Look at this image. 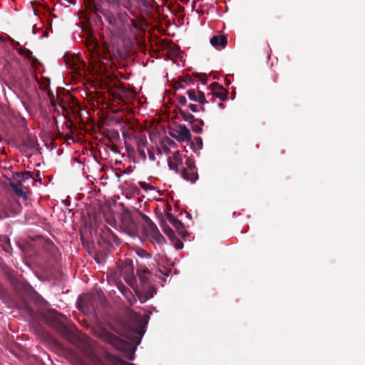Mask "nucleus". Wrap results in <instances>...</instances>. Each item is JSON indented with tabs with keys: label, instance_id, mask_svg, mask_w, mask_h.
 I'll list each match as a JSON object with an SVG mask.
<instances>
[{
	"label": "nucleus",
	"instance_id": "nucleus-36",
	"mask_svg": "<svg viewBox=\"0 0 365 365\" xmlns=\"http://www.w3.org/2000/svg\"><path fill=\"white\" fill-rule=\"evenodd\" d=\"M188 175H191V172H190V170H188Z\"/></svg>",
	"mask_w": 365,
	"mask_h": 365
},
{
	"label": "nucleus",
	"instance_id": "nucleus-16",
	"mask_svg": "<svg viewBox=\"0 0 365 365\" xmlns=\"http://www.w3.org/2000/svg\"><path fill=\"white\" fill-rule=\"evenodd\" d=\"M168 219L169 222H170V224L175 228H176L178 230H180L183 227L182 222L180 220H178V219L175 218L171 215H169L168 216Z\"/></svg>",
	"mask_w": 365,
	"mask_h": 365
},
{
	"label": "nucleus",
	"instance_id": "nucleus-25",
	"mask_svg": "<svg viewBox=\"0 0 365 365\" xmlns=\"http://www.w3.org/2000/svg\"><path fill=\"white\" fill-rule=\"evenodd\" d=\"M163 231L170 237H172V236L174 235V232H173V230L170 227H165L163 230Z\"/></svg>",
	"mask_w": 365,
	"mask_h": 365
},
{
	"label": "nucleus",
	"instance_id": "nucleus-30",
	"mask_svg": "<svg viewBox=\"0 0 365 365\" xmlns=\"http://www.w3.org/2000/svg\"><path fill=\"white\" fill-rule=\"evenodd\" d=\"M175 247L177 250L182 249L183 247V244L180 241H179L178 244H176Z\"/></svg>",
	"mask_w": 365,
	"mask_h": 365
},
{
	"label": "nucleus",
	"instance_id": "nucleus-6",
	"mask_svg": "<svg viewBox=\"0 0 365 365\" xmlns=\"http://www.w3.org/2000/svg\"><path fill=\"white\" fill-rule=\"evenodd\" d=\"M175 133L173 137L178 141L189 140L191 138L190 131L185 125H179L175 129Z\"/></svg>",
	"mask_w": 365,
	"mask_h": 365
},
{
	"label": "nucleus",
	"instance_id": "nucleus-8",
	"mask_svg": "<svg viewBox=\"0 0 365 365\" xmlns=\"http://www.w3.org/2000/svg\"><path fill=\"white\" fill-rule=\"evenodd\" d=\"M210 43L214 48L220 50L227 46V40L225 35H215L210 38Z\"/></svg>",
	"mask_w": 365,
	"mask_h": 365
},
{
	"label": "nucleus",
	"instance_id": "nucleus-31",
	"mask_svg": "<svg viewBox=\"0 0 365 365\" xmlns=\"http://www.w3.org/2000/svg\"><path fill=\"white\" fill-rule=\"evenodd\" d=\"M114 242H115V243H117V244H118V242H119L118 238H117L116 237H114Z\"/></svg>",
	"mask_w": 365,
	"mask_h": 365
},
{
	"label": "nucleus",
	"instance_id": "nucleus-5",
	"mask_svg": "<svg viewBox=\"0 0 365 365\" xmlns=\"http://www.w3.org/2000/svg\"><path fill=\"white\" fill-rule=\"evenodd\" d=\"M121 229L129 235H131L136 230V226L132 217L129 215H124L121 219Z\"/></svg>",
	"mask_w": 365,
	"mask_h": 365
},
{
	"label": "nucleus",
	"instance_id": "nucleus-18",
	"mask_svg": "<svg viewBox=\"0 0 365 365\" xmlns=\"http://www.w3.org/2000/svg\"><path fill=\"white\" fill-rule=\"evenodd\" d=\"M147 140L145 137H140L137 140V149L145 148L147 145Z\"/></svg>",
	"mask_w": 365,
	"mask_h": 365
},
{
	"label": "nucleus",
	"instance_id": "nucleus-11",
	"mask_svg": "<svg viewBox=\"0 0 365 365\" xmlns=\"http://www.w3.org/2000/svg\"><path fill=\"white\" fill-rule=\"evenodd\" d=\"M135 6L140 11H145L150 6V3L148 0H133Z\"/></svg>",
	"mask_w": 365,
	"mask_h": 365
},
{
	"label": "nucleus",
	"instance_id": "nucleus-7",
	"mask_svg": "<svg viewBox=\"0 0 365 365\" xmlns=\"http://www.w3.org/2000/svg\"><path fill=\"white\" fill-rule=\"evenodd\" d=\"M187 95L188 98L192 101L198 102L202 105L208 103L205 98V94L201 91L191 89L187 91Z\"/></svg>",
	"mask_w": 365,
	"mask_h": 365
},
{
	"label": "nucleus",
	"instance_id": "nucleus-34",
	"mask_svg": "<svg viewBox=\"0 0 365 365\" xmlns=\"http://www.w3.org/2000/svg\"><path fill=\"white\" fill-rule=\"evenodd\" d=\"M215 86H218V85H217L216 83H212V86H213V87H215Z\"/></svg>",
	"mask_w": 365,
	"mask_h": 365
},
{
	"label": "nucleus",
	"instance_id": "nucleus-24",
	"mask_svg": "<svg viewBox=\"0 0 365 365\" xmlns=\"http://www.w3.org/2000/svg\"><path fill=\"white\" fill-rule=\"evenodd\" d=\"M138 155L143 158V159H146V153H145V148H138Z\"/></svg>",
	"mask_w": 365,
	"mask_h": 365
},
{
	"label": "nucleus",
	"instance_id": "nucleus-15",
	"mask_svg": "<svg viewBox=\"0 0 365 365\" xmlns=\"http://www.w3.org/2000/svg\"><path fill=\"white\" fill-rule=\"evenodd\" d=\"M192 123V130L195 133H201L202 132V127L204 125V121L201 119H197Z\"/></svg>",
	"mask_w": 365,
	"mask_h": 365
},
{
	"label": "nucleus",
	"instance_id": "nucleus-9",
	"mask_svg": "<svg viewBox=\"0 0 365 365\" xmlns=\"http://www.w3.org/2000/svg\"><path fill=\"white\" fill-rule=\"evenodd\" d=\"M144 218L148 221V227L150 228V232L153 234L154 240L158 243L162 244L165 242L164 237L160 233L158 230L157 226L149 219V217L146 215L144 216Z\"/></svg>",
	"mask_w": 365,
	"mask_h": 365
},
{
	"label": "nucleus",
	"instance_id": "nucleus-14",
	"mask_svg": "<svg viewBox=\"0 0 365 365\" xmlns=\"http://www.w3.org/2000/svg\"><path fill=\"white\" fill-rule=\"evenodd\" d=\"M150 274V272L148 269H143L138 272L139 279L143 284L145 285L148 283Z\"/></svg>",
	"mask_w": 365,
	"mask_h": 365
},
{
	"label": "nucleus",
	"instance_id": "nucleus-19",
	"mask_svg": "<svg viewBox=\"0 0 365 365\" xmlns=\"http://www.w3.org/2000/svg\"><path fill=\"white\" fill-rule=\"evenodd\" d=\"M153 297V293H150L149 294H139L138 295V299L140 301V303H145L147 300H148L149 299H150L151 297Z\"/></svg>",
	"mask_w": 365,
	"mask_h": 365
},
{
	"label": "nucleus",
	"instance_id": "nucleus-28",
	"mask_svg": "<svg viewBox=\"0 0 365 365\" xmlns=\"http://www.w3.org/2000/svg\"><path fill=\"white\" fill-rule=\"evenodd\" d=\"M155 292H156L155 288L153 287H150L149 288V289L148 290V292L145 293V294H149L150 293H153V294H155Z\"/></svg>",
	"mask_w": 365,
	"mask_h": 365
},
{
	"label": "nucleus",
	"instance_id": "nucleus-4",
	"mask_svg": "<svg viewBox=\"0 0 365 365\" xmlns=\"http://www.w3.org/2000/svg\"><path fill=\"white\" fill-rule=\"evenodd\" d=\"M104 334L105 339L118 349H124L127 348L128 344L125 340L108 332H105Z\"/></svg>",
	"mask_w": 365,
	"mask_h": 365
},
{
	"label": "nucleus",
	"instance_id": "nucleus-10",
	"mask_svg": "<svg viewBox=\"0 0 365 365\" xmlns=\"http://www.w3.org/2000/svg\"><path fill=\"white\" fill-rule=\"evenodd\" d=\"M165 142L167 143V145L165 143V142H163L161 143L160 148L159 149V153L160 154L164 153L166 155H168L170 153V150L168 145H174L175 142L170 138H168Z\"/></svg>",
	"mask_w": 365,
	"mask_h": 365
},
{
	"label": "nucleus",
	"instance_id": "nucleus-33",
	"mask_svg": "<svg viewBox=\"0 0 365 365\" xmlns=\"http://www.w3.org/2000/svg\"><path fill=\"white\" fill-rule=\"evenodd\" d=\"M178 153V151H176L175 153V158L177 159V156H176V154ZM178 161V160H176Z\"/></svg>",
	"mask_w": 365,
	"mask_h": 365
},
{
	"label": "nucleus",
	"instance_id": "nucleus-20",
	"mask_svg": "<svg viewBox=\"0 0 365 365\" xmlns=\"http://www.w3.org/2000/svg\"><path fill=\"white\" fill-rule=\"evenodd\" d=\"M180 81L182 83H185L186 85H190L193 83V80L187 76L181 77Z\"/></svg>",
	"mask_w": 365,
	"mask_h": 365
},
{
	"label": "nucleus",
	"instance_id": "nucleus-37",
	"mask_svg": "<svg viewBox=\"0 0 365 365\" xmlns=\"http://www.w3.org/2000/svg\"><path fill=\"white\" fill-rule=\"evenodd\" d=\"M55 314H56V315H58L59 314H58V312H55Z\"/></svg>",
	"mask_w": 365,
	"mask_h": 365
},
{
	"label": "nucleus",
	"instance_id": "nucleus-32",
	"mask_svg": "<svg viewBox=\"0 0 365 365\" xmlns=\"http://www.w3.org/2000/svg\"><path fill=\"white\" fill-rule=\"evenodd\" d=\"M220 98L221 100H223V99L227 98V97H226V96H223V97L220 96Z\"/></svg>",
	"mask_w": 365,
	"mask_h": 365
},
{
	"label": "nucleus",
	"instance_id": "nucleus-13",
	"mask_svg": "<svg viewBox=\"0 0 365 365\" xmlns=\"http://www.w3.org/2000/svg\"><path fill=\"white\" fill-rule=\"evenodd\" d=\"M11 186L13 188L14 192L19 197L26 196V192L23 190V185L19 182H11Z\"/></svg>",
	"mask_w": 365,
	"mask_h": 365
},
{
	"label": "nucleus",
	"instance_id": "nucleus-2",
	"mask_svg": "<svg viewBox=\"0 0 365 365\" xmlns=\"http://www.w3.org/2000/svg\"><path fill=\"white\" fill-rule=\"evenodd\" d=\"M187 169L181 170L178 165L168 160V166L170 170H175L176 173H180L184 180L191 182H195L198 179V175L195 170V165L190 160L186 161Z\"/></svg>",
	"mask_w": 365,
	"mask_h": 365
},
{
	"label": "nucleus",
	"instance_id": "nucleus-23",
	"mask_svg": "<svg viewBox=\"0 0 365 365\" xmlns=\"http://www.w3.org/2000/svg\"><path fill=\"white\" fill-rule=\"evenodd\" d=\"M178 103L181 105V106H186L187 104V99L185 98V96H180L178 97Z\"/></svg>",
	"mask_w": 365,
	"mask_h": 365
},
{
	"label": "nucleus",
	"instance_id": "nucleus-29",
	"mask_svg": "<svg viewBox=\"0 0 365 365\" xmlns=\"http://www.w3.org/2000/svg\"><path fill=\"white\" fill-rule=\"evenodd\" d=\"M148 154H149V158L151 160H155V155L153 152L150 149L148 150Z\"/></svg>",
	"mask_w": 365,
	"mask_h": 365
},
{
	"label": "nucleus",
	"instance_id": "nucleus-3",
	"mask_svg": "<svg viewBox=\"0 0 365 365\" xmlns=\"http://www.w3.org/2000/svg\"><path fill=\"white\" fill-rule=\"evenodd\" d=\"M134 318L138 321V327L133 328L132 329V334L130 336H128L127 338L130 341L131 346L133 348V351L134 352L136 346L140 343L141 336L143 335V332L140 329L141 326V319L140 315L134 314Z\"/></svg>",
	"mask_w": 365,
	"mask_h": 365
},
{
	"label": "nucleus",
	"instance_id": "nucleus-21",
	"mask_svg": "<svg viewBox=\"0 0 365 365\" xmlns=\"http://www.w3.org/2000/svg\"><path fill=\"white\" fill-rule=\"evenodd\" d=\"M194 142L199 150H201L202 148L203 143H202V140L201 138L195 137L194 138Z\"/></svg>",
	"mask_w": 365,
	"mask_h": 365
},
{
	"label": "nucleus",
	"instance_id": "nucleus-12",
	"mask_svg": "<svg viewBox=\"0 0 365 365\" xmlns=\"http://www.w3.org/2000/svg\"><path fill=\"white\" fill-rule=\"evenodd\" d=\"M120 292L130 305H133L136 302L135 297L128 289L123 287L120 289Z\"/></svg>",
	"mask_w": 365,
	"mask_h": 365
},
{
	"label": "nucleus",
	"instance_id": "nucleus-27",
	"mask_svg": "<svg viewBox=\"0 0 365 365\" xmlns=\"http://www.w3.org/2000/svg\"><path fill=\"white\" fill-rule=\"evenodd\" d=\"M188 108L192 111V112H197L198 111L197 110V106L195 104H189L188 106Z\"/></svg>",
	"mask_w": 365,
	"mask_h": 365
},
{
	"label": "nucleus",
	"instance_id": "nucleus-35",
	"mask_svg": "<svg viewBox=\"0 0 365 365\" xmlns=\"http://www.w3.org/2000/svg\"><path fill=\"white\" fill-rule=\"evenodd\" d=\"M129 359L131 361L133 360V356L129 357Z\"/></svg>",
	"mask_w": 365,
	"mask_h": 365
},
{
	"label": "nucleus",
	"instance_id": "nucleus-17",
	"mask_svg": "<svg viewBox=\"0 0 365 365\" xmlns=\"http://www.w3.org/2000/svg\"><path fill=\"white\" fill-rule=\"evenodd\" d=\"M180 113L183 120L187 121L190 123H192L195 122V117L193 115L187 113L182 110H180Z\"/></svg>",
	"mask_w": 365,
	"mask_h": 365
},
{
	"label": "nucleus",
	"instance_id": "nucleus-26",
	"mask_svg": "<svg viewBox=\"0 0 365 365\" xmlns=\"http://www.w3.org/2000/svg\"><path fill=\"white\" fill-rule=\"evenodd\" d=\"M182 83H182V82H181V81L179 80V81H178V82L176 83V85H175V88H176V89H184V88H185V86H183V84H182Z\"/></svg>",
	"mask_w": 365,
	"mask_h": 365
},
{
	"label": "nucleus",
	"instance_id": "nucleus-22",
	"mask_svg": "<svg viewBox=\"0 0 365 365\" xmlns=\"http://www.w3.org/2000/svg\"><path fill=\"white\" fill-rule=\"evenodd\" d=\"M2 242L5 244L2 245V248L3 250L5 251V252H9V240L7 239V238H4V240H2Z\"/></svg>",
	"mask_w": 365,
	"mask_h": 365
},
{
	"label": "nucleus",
	"instance_id": "nucleus-1",
	"mask_svg": "<svg viewBox=\"0 0 365 365\" xmlns=\"http://www.w3.org/2000/svg\"><path fill=\"white\" fill-rule=\"evenodd\" d=\"M102 6L96 7L108 24L120 36L135 37L138 26L137 22L131 19L126 11L133 12V5L131 0H101Z\"/></svg>",
	"mask_w": 365,
	"mask_h": 365
}]
</instances>
